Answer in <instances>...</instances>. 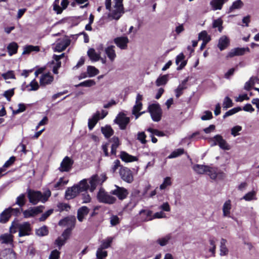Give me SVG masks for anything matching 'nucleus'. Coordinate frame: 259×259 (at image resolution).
I'll return each mask as SVG.
<instances>
[{"label": "nucleus", "instance_id": "1", "mask_svg": "<svg viewBox=\"0 0 259 259\" xmlns=\"http://www.w3.org/2000/svg\"><path fill=\"white\" fill-rule=\"evenodd\" d=\"M27 193L29 201L33 205H36L39 202L45 203L48 200V198L51 195V192L49 190L42 193L39 191H34L28 189L27 190Z\"/></svg>", "mask_w": 259, "mask_h": 259}, {"label": "nucleus", "instance_id": "2", "mask_svg": "<svg viewBox=\"0 0 259 259\" xmlns=\"http://www.w3.org/2000/svg\"><path fill=\"white\" fill-rule=\"evenodd\" d=\"M208 141L211 146L218 145L220 148L223 150H228L230 149V146L223 138L222 136L220 135H217L212 138H209Z\"/></svg>", "mask_w": 259, "mask_h": 259}, {"label": "nucleus", "instance_id": "3", "mask_svg": "<svg viewBox=\"0 0 259 259\" xmlns=\"http://www.w3.org/2000/svg\"><path fill=\"white\" fill-rule=\"evenodd\" d=\"M70 39L68 37L65 36L58 39L55 43L53 44V50L54 52H61L66 49L70 45Z\"/></svg>", "mask_w": 259, "mask_h": 259}, {"label": "nucleus", "instance_id": "4", "mask_svg": "<svg viewBox=\"0 0 259 259\" xmlns=\"http://www.w3.org/2000/svg\"><path fill=\"white\" fill-rule=\"evenodd\" d=\"M97 197L99 202L104 203L113 204L116 200L114 197L105 192L103 188L99 190Z\"/></svg>", "mask_w": 259, "mask_h": 259}, {"label": "nucleus", "instance_id": "5", "mask_svg": "<svg viewBox=\"0 0 259 259\" xmlns=\"http://www.w3.org/2000/svg\"><path fill=\"white\" fill-rule=\"evenodd\" d=\"M148 109L153 121L157 122L161 119L162 111L158 104L150 105Z\"/></svg>", "mask_w": 259, "mask_h": 259}, {"label": "nucleus", "instance_id": "6", "mask_svg": "<svg viewBox=\"0 0 259 259\" xmlns=\"http://www.w3.org/2000/svg\"><path fill=\"white\" fill-rule=\"evenodd\" d=\"M44 209L45 206L43 205L30 207L27 209L23 211V217L26 219L34 217L36 215L41 213Z\"/></svg>", "mask_w": 259, "mask_h": 259}, {"label": "nucleus", "instance_id": "7", "mask_svg": "<svg viewBox=\"0 0 259 259\" xmlns=\"http://www.w3.org/2000/svg\"><path fill=\"white\" fill-rule=\"evenodd\" d=\"M119 175L121 179L128 183H131L134 180L133 173L127 167H120Z\"/></svg>", "mask_w": 259, "mask_h": 259}, {"label": "nucleus", "instance_id": "8", "mask_svg": "<svg viewBox=\"0 0 259 259\" xmlns=\"http://www.w3.org/2000/svg\"><path fill=\"white\" fill-rule=\"evenodd\" d=\"M75 217L73 215H70L61 220L59 221L58 225L62 227H67V229H70V230H72L75 227Z\"/></svg>", "mask_w": 259, "mask_h": 259}, {"label": "nucleus", "instance_id": "9", "mask_svg": "<svg viewBox=\"0 0 259 259\" xmlns=\"http://www.w3.org/2000/svg\"><path fill=\"white\" fill-rule=\"evenodd\" d=\"M16 227L19 230V236L22 237L29 235L31 231V227L29 223L24 222L19 224H16Z\"/></svg>", "mask_w": 259, "mask_h": 259}, {"label": "nucleus", "instance_id": "10", "mask_svg": "<svg viewBox=\"0 0 259 259\" xmlns=\"http://www.w3.org/2000/svg\"><path fill=\"white\" fill-rule=\"evenodd\" d=\"M114 122L119 125L121 130H124L130 122V118L124 114L119 113L114 119Z\"/></svg>", "mask_w": 259, "mask_h": 259}, {"label": "nucleus", "instance_id": "11", "mask_svg": "<svg viewBox=\"0 0 259 259\" xmlns=\"http://www.w3.org/2000/svg\"><path fill=\"white\" fill-rule=\"evenodd\" d=\"M73 164V161L70 157L66 156L61 162L59 170L61 172L69 171Z\"/></svg>", "mask_w": 259, "mask_h": 259}, {"label": "nucleus", "instance_id": "12", "mask_svg": "<svg viewBox=\"0 0 259 259\" xmlns=\"http://www.w3.org/2000/svg\"><path fill=\"white\" fill-rule=\"evenodd\" d=\"M115 187L116 189L112 190L111 193L116 195L120 200L125 199L128 195L127 190L123 187H120L117 185H115Z\"/></svg>", "mask_w": 259, "mask_h": 259}, {"label": "nucleus", "instance_id": "13", "mask_svg": "<svg viewBox=\"0 0 259 259\" xmlns=\"http://www.w3.org/2000/svg\"><path fill=\"white\" fill-rule=\"evenodd\" d=\"M206 174L212 180H215L217 178L222 179L224 178L225 176L224 173L220 170H218L217 168L211 167L209 166Z\"/></svg>", "mask_w": 259, "mask_h": 259}, {"label": "nucleus", "instance_id": "14", "mask_svg": "<svg viewBox=\"0 0 259 259\" xmlns=\"http://www.w3.org/2000/svg\"><path fill=\"white\" fill-rule=\"evenodd\" d=\"M129 39L126 36L117 37L114 39V42L121 50H125L127 47Z\"/></svg>", "mask_w": 259, "mask_h": 259}, {"label": "nucleus", "instance_id": "15", "mask_svg": "<svg viewBox=\"0 0 259 259\" xmlns=\"http://www.w3.org/2000/svg\"><path fill=\"white\" fill-rule=\"evenodd\" d=\"M248 48H237L231 50L228 54L227 58H232L236 56H241L245 54V52H249Z\"/></svg>", "mask_w": 259, "mask_h": 259}, {"label": "nucleus", "instance_id": "16", "mask_svg": "<svg viewBox=\"0 0 259 259\" xmlns=\"http://www.w3.org/2000/svg\"><path fill=\"white\" fill-rule=\"evenodd\" d=\"M79 193V192L77 187L74 185L73 187L68 188L65 192V197L67 200L72 199L75 198Z\"/></svg>", "mask_w": 259, "mask_h": 259}, {"label": "nucleus", "instance_id": "17", "mask_svg": "<svg viewBox=\"0 0 259 259\" xmlns=\"http://www.w3.org/2000/svg\"><path fill=\"white\" fill-rule=\"evenodd\" d=\"M54 80V77L50 73H46L42 74L39 79V83L41 86H46L50 84Z\"/></svg>", "mask_w": 259, "mask_h": 259}, {"label": "nucleus", "instance_id": "18", "mask_svg": "<svg viewBox=\"0 0 259 259\" xmlns=\"http://www.w3.org/2000/svg\"><path fill=\"white\" fill-rule=\"evenodd\" d=\"M142 100L143 96L140 94H137L135 105L134 106L132 110L133 114L138 113L142 109L143 105L141 101Z\"/></svg>", "mask_w": 259, "mask_h": 259}, {"label": "nucleus", "instance_id": "19", "mask_svg": "<svg viewBox=\"0 0 259 259\" xmlns=\"http://www.w3.org/2000/svg\"><path fill=\"white\" fill-rule=\"evenodd\" d=\"M114 48L115 46L111 45L107 47L105 49V52L106 55L111 62H113L116 57V54Z\"/></svg>", "mask_w": 259, "mask_h": 259}, {"label": "nucleus", "instance_id": "20", "mask_svg": "<svg viewBox=\"0 0 259 259\" xmlns=\"http://www.w3.org/2000/svg\"><path fill=\"white\" fill-rule=\"evenodd\" d=\"M185 56L183 53H180L176 57V63L178 66L177 69L180 70L182 69L186 65L187 62L184 60Z\"/></svg>", "mask_w": 259, "mask_h": 259}, {"label": "nucleus", "instance_id": "21", "mask_svg": "<svg viewBox=\"0 0 259 259\" xmlns=\"http://www.w3.org/2000/svg\"><path fill=\"white\" fill-rule=\"evenodd\" d=\"M89 209L87 206H82L77 210V219L81 222L83 221L84 218L89 212Z\"/></svg>", "mask_w": 259, "mask_h": 259}, {"label": "nucleus", "instance_id": "22", "mask_svg": "<svg viewBox=\"0 0 259 259\" xmlns=\"http://www.w3.org/2000/svg\"><path fill=\"white\" fill-rule=\"evenodd\" d=\"M89 183L90 184V190L91 192H93L96 188L97 185L100 184V180L98 175L93 176L90 179Z\"/></svg>", "mask_w": 259, "mask_h": 259}, {"label": "nucleus", "instance_id": "23", "mask_svg": "<svg viewBox=\"0 0 259 259\" xmlns=\"http://www.w3.org/2000/svg\"><path fill=\"white\" fill-rule=\"evenodd\" d=\"M140 214L141 215L144 221L147 222L153 220V214L150 210H141L140 211Z\"/></svg>", "mask_w": 259, "mask_h": 259}, {"label": "nucleus", "instance_id": "24", "mask_svg": "<svg viewBox=\"0 0 259 259\" xmlns=\"http://www.w3.org/2000/svg\"><path fill=\"white\" fill-rule=\"evenodd\" d=\"M120 157L122 161H124L126 162L136 161L138 160L136 157L131 155L124 151L121 152Z\"/></svg>", "mask_w": 259, "mask_h": 259}, {"label": "nucleus", "instance_id": "25", "mask_svg": "<svg viewBox=\"0 0 259 259\" xmlns=\"http://www.w3.org/2000/svg\"><path fill=\"white\" fill-rule=\"evenodd\" d=\"M87 54L89 57L92 61L96 62L100 59V54L97 53L94 49H90Z\"/></svg>", "mask_w": 259, "mask_h": 259}, {"label": "nucleus", "instance_id": "26", "mask_svg": "<svg viewBox=\"0 0 259 259\" xmlns=\"http://www.w3.org/2000/svg\"><path fill=\"white\" fill-rule=\"evenodd\" d=\"M100 113L97 112L96 114L93 115L92 118L89 119L88 121V126L90 130H92L95 125L97 123L98 121L100 119Z\"/></svg>", "mask_w": 259, "mask_h": 259}, {"label": "nucleus", "instance_id": "27", "mask_svg": "<svg viewBox=\"0 0 259 259\" xmlns=\"http://www.w3.org/2000/svg\"><path fill=\"white\" fill-rule=\"evenodd\" d=\"M208 168V165H204L200 164H195L193 166V169L198 174H204L207 172Z\"/></svg>", "mask_w": 259, "mask_h": 259}, {"label": "nucleus", "instance_id": "28", "mask_svg": "<svg viewBox=\"0 0 259 259\" xmlns=\"http://www.w3.org/2000/svg\"><path fill=\"white\" fill-rule=\"evenodd\" d=\"M231 206V202L230 200H228L224 203L223 206L224 217H230Z\"/></svg>", "mask_w": 259, "mask_h": 259}, {"label": "nucleus", "instance_id": "29", "mask_svg": "<svg viewBox=\"0 0 259 259\" xmlns=\"http://www.w3.org/2000/svg\"><path fill=\"white\" fill-rule=\"evenodd\" d=\"M168 80V75H160L156 80L155 84L157 87L165 85Z\"/></svg>", "mask_w": 259, "mask_h": 259}, {"label": "nucleus", "instance_id": "30", "mask_svg": "<svg viewBox=\"0 0 259 259\" xmlns=\"http://www.w3.org/2000/svg\"><path fill=\"white\" fill-rule=\"evenodd\" d=\"M11 217V209H5L0 215V222L2 223H5Z\"/></svg>", "mask_w": 259, "mask_h": 259}, {"label": "nucleus", "instance_id": "31", "mask_svg": "<svg viewBox=\"0 0 259 259\" xmlns=\"http://www.w3.org/2000/svg\"><path fill=\"white\" fill-rule=\"evenodd\" d=\"M227 240L225 239L222 238L221 240L220 250V255L224 256L228 254L229 250L226 246Z\"/></svg>", "mask_w": 259, "mask_h": 259}, {"label": "nucleus", "instance_id": "32", "mask_svg": "<svg viewBox=\"0 0 259 259\" xmlns=\"http://www.w3.org/2000/svg\"><path fill=\"white\" fill-rule=\"evenodd\" d=\"M13 240V236L11 234H4L0 236V242L2 243H12Z\"/></svg>", "mask_w": 259, "mask_h": 259}, {"label": "nucleus", "instance_id": "33", "mask_svg": "<svg viewBox=\"0 0 259 259\" xmlns=\"http://www.w3.org/2000/svg\"><path fill=\"white\" fill-rule=\"evenodd\" d=\"M113 8L114 9L112 11V14L114 15H119L118 16H121L125 12L127 11L126 10H125L123 5H114Z\"/></svg>", "mask_w": 259, "mask_h": 259}, {"label": "nucleus", "instance_id": "34", "mask_svg": "<svg viewBox=\"0 0 259 259\" xmlns=\"http://www.w3.org/2000/svg\"><path fill=\"white\" fill-rule=\"evenodd\" d=\"M228 44L229 39L226 36H223L220 38L218 46L220 50L222 51L228 46Z\"/></svg>", "mask_w": 259, "mask_h": 259}, {"label": "nucleus", "instance_id": "35", "mask_svg": "<svg viewBox=\"0 0 259 259\" xmlns=\"http://www.w3.org/2000/svg\"><path fill=\"white\" fill-rule=\"evenodd\" d=\"M78 189V191L80 192L85 191L89 188V185L87 183L86 179L81 180L78 184L76 185Z\"/></svg>", "mask_w": 259, "mask_h": 259}, {"label": "nucleus", "instance_id": "36", "mask_svg": "<svg viewBox=\"0 0 259 259\" xmlns=\"http://www.w3.org/2000/svg\"><path fill=\"white\" fill-rule=\"evenodd\" d=\"M111 141L112 142L111 153L113 155H115L116 152V149L119 145V139L116 137H113L111 139Z\"/></svg>", "mask_w": 259, "mask_h": 259}, {"label": "nucleus", "instance_id": "37", "mask_svg": "<svg viewBox=\"0 0 259 259\" xmlns=\"http://www.w3.org/2000/svg\"><path fill=\"white\" fill-rule=\"evenodd\" d=\"M171 236L170 234H167L165 236L159 238L156 242L161 246L166 245L168 241L171 239Z\"/></svg>", "mask_w": 259, "mask_h": 259}, {"label": "nucleus", "instance_id": "38", "mask_svg": "<svg viewBox=\"0 0 259 259\" xmlns=\"http://www.w3.org/2000/svg\"><path fill=\"white\" fill-rule=\"evenodd\" d=\"M103 134L107 138L110 137L113 134V131L110 126H106L101 128Z\"/></svg>", "mask_w": 259, "mask_h": 259}, {"label": "nucleus", "instance_id": "39", "mask_svg": "<svg viewBox=\"0 0 259 259\" xmlns=\"http://www.w3.org/2000/svg\"><path fill=\"white\" fill-rule=\"evenodd\" d=\"M187 80H184L182 83L180 84L178 88L176 89V96L177 98H179L183 93V91L186 89V83Z\"/></svg>", "mask_w": 259, "mask_h": 259}, {"label": "nucleus", "instance_id": "40", "mask_svg": "<svg viewBox=\"0 0 259 259\" xmlns=\"http://www.w3.org/2000/svg\"><path fill=\"white\" fill-rule=\"evenodd\" d=\"M87 73L90 77H94L99 73V70L93 66H88L87 67Z\"/></svg>", "mask_w": 259, "mask_h": 259}, {"label": "nucleus", "instance_id": "41", "mask_svg": "<svg viewBox=\"0 0 259 259\" xmlns=\"http://www.w3.org/2000/svg\"><path fill=\"white\" fill-rule=\"evenodd\" d=\"M39 51V48L38 46H33L32 45H29L25 46L24 48V50L23 51V54H29L31 52H38Z\"/></svg>", "mask_w": 259, "mask_h": 259}, {"label": "nucleus", "instance_id": "42", "mask_svg": "<svg viewBox=\"0 0 259 259\" xmlns=\"http://www.w3.org/2000/svg\"><path fill=\"white\" fill-rule=\"evenodd\" d=\"M113 241V238L112 237H108L106 239L103 240L101 242V244L99 248L105 249L109 248L111 246V244Z\"/></svg>", "mask_w": 259, "mask_h": 259}, {"label": "nucleus", "instance_id": "43", "mask_svg": "<svg viewBox=\"0 0 259 259\" xmlns=\"http://www.w3.org/2000/svg\"><path fill=\"white\" fill-rule=\"evenodd\" d=\"M7 49L10 56H12L17 53L18 45L15 42H12L8 45Z\"/></svg>", "mask_w": 259, "mask_h": 259}, {"label": "nucleus", "instance_id": "44", "mask_svg": "<svg viewBox=\"0 0 259 259\" xmlns=\"http://www.w3.org/2000/svg\"><path fill=\"white\" fill-rule=\"evenodd\" d=\"M198 39L202 40L204 42H208L210 40V36L208 35L206 31L204 30L199 34Z\"/></svg>", "mask_w": 259, "mask_h": 259}, {"label": "nucleus", "instance_id": "45", "mask_svg": "<svg viewBox=\"0 0 259 259\" xmlns=\"http://www.w3.org/2000/svg\"><path fill=\"white\" fill-rule=\"evenodd\" d=\"M57 211H59L60 212L64 210L67 211L70 209V206L68 204L62 202L58 203L57 204Z\"/></svg>", "mask_w": 259, "mask_h": 259}, {"label": "nucleus", "instance_id": "46", "mask_svg": "<svg viewBox=\"0 0 259 259\" xmlns=\"http://www.w3.org/2000/svg\"><path fill=\"white\" fill-rule=\"evenodd\" d=\"M243 6V3L241 0H237L233 3L232 6L229 8V11L232 12L234 10L242 8Z\"/></svg>", "mask_w": 259, "mask_h": 259}, {"label": "nucleus", "instance_id": "47", "mask_svg": "<svg viewBox=\"0 0 259 259\" xmlns=\"http://www.w3.org/2000/svg\"><path fill=\"white\" fill-rule=\"evenodd\" d=\"M96 82L92 79H89L85 80L83 82H80V83L75 85L76 87H91L95 85Z\"/></svg>", "mask_w": 259, "mask_h": 259}, {"label": "nucleus", "instance_id": "48", "mask_svg": "<svg viewBox=\"0 0 259 259\" xmlns=\"http://www.w3.org/2000/svg\"><path fill=\"white\" fill-rule=\"evenodd\" d=\"M96 255L97 259H104L107 256V251L99 247Z\"/></svg>", "mask_w": 259, "mask_h": 259}, {"label": "nucleus", "instance_id": "49", "mask_svg": "<svg viewBox=\"0 0 259 259\" xmlns=\"http://www.w3.org/2000/svg\"><path fill=\"white\" fill-rule=\"evenodd\" d=\"M49 233L48 228L44 226L36 230V234L39 236H44L48 235Z\"/></svg>", "mask_w": 259, "mask_h": 259}, {"label": "nucleus", "instance_id": "50", "mask_svg": "<svg viewBox=\"0 0 259 259\" xmlns=\"http://www.w3.org/2000/svg\"><path fill=\"white\" fill-rule=\"evenodd\" d=\"M184 153V150L183 149H178L174 151L168 156V158L169 159L174 158L177 157Z\"/></svg>", "mask_w": 259, "mask_h": 259}, {"label": "nucleus", "instance_id": "51", "mask_svg": "<svg viewBox=\"0 0 259 259\" xmlns=\"http://www.w3.org/2000/svg\"><path fill=\"white\" fill-rule=\"evenodd\" d=\"M223 21L221 18H218L213 21L212 26L213 28H218V30L221 32L223 30Z\"/></svg>", "mask_w": 259, "mask_h": 259}, {"label": "nucleus", "instance_id": "52", "mask_svg": "<svg viewBox=\"0 0 259 259\" xmlns=\"http://www.w3.org/2000/svg\"><path fill=\"white\" fill-rule=\"evenodd\" d=\"M16 204L20 206H22L25 204V195L21 194L16 199Z\"/></svg>", "mask_w": 259, "mask_h": 259}, {"label": "nucleus", "instance_id": "53", "mask_svg": "<svg viewBox=\"0 0 259 259\" xmlns=\"http://www.w3.org/2000/svg\"><path fill=\"white\" fill-rule=\"evenodd\" d=\"M256 192L254 191H252L246 194L243 197V199L246 201H250L253 199H255Z\"/></svg>", "mask_w": 259, "mask_h": 259}, {"label": "nucleus", "instance_id": "54", "mask_svg": "<svg viewBox=\"0 0 259 259\" xmlns=\"http://www.w3.org/2000/svg\"><path fill=\"white\" fill-rule=\"evenodd\" d=\"M171 184V180L170 177H166L163 181L162 184L160 185L159 188L160 190L165 189L167 186H170Z\"/></svg>", "mask_w": 259, "mask_h": 259}, {"label": "nucleus", "instance_id": "55", "mask_svg": "<svg viewBox=\"0 0 259 259\" xmlns=\"http://www.w3.org/2000/svg\"><path fill=\"white\" fill-rule=\"evenodd\" d=\"M211 5L214 10H221L223 7V2L221 0H213Z\"/></svg>", "mask_w": 259, "mask_h": 259}, {"label": "nucleus", "instance_id": "56", "mask_svg": "<svg viewBox=\"0 0 259 259\" xmlns=\"http://www.w3.org/2000/svg\"><path fill=\"white\" fill-rule=\"evenodd\" d=\"M68 182V180H64L63 178H60L58 182L55 184L54 187L57 189H59L61 187L66 185Z\"/></svg>", "mask_w": 259, "mask_h": 259}, {"label": "nucleus", "instance_id": "57", "mask_svg": "<svg viewBox=\"0 0 259 259\" xmlns=\"http://www.w3.org/2000/svg\"><path fill=\"white\" fill-rule=\"evenodd\" d=\"M60 252L59 250L54 249L51 251L49 259H59L60 256Z\"/></svg>", "mask_w": 259, "mask_h": 259}, {"label": "nucleus", "instance_id": "58", "mask_svg": "<svg viewBox=\"0 0 259 259\" xmlns=\"http://www.w3.org/2000/svg\"><path fill=\"white\" fill-rule=\"evenodd\" d=\"M66 243L65 239H63L62 237H59L55 241V244L58 247V249H60L61 247L63 246Z\"/></svg>", "mask_w": 259, "mask_h": 259}, {"label": "nucleus", "instance_id": "59", "mask_svg": "<svg viewBox=\"0 0 259 259\" xmlns=\"http://www.w3.org/2000/svg\"><path fill=\"white\" fill-rule=\"evenodd\" d=\"M241 110H242V109L240 107H237V108H234L233 109H232L230 110L229 111H227V112H226L225 114L224 115L223 117L225 118L229 116L232 115L237 113V112H238Z\"/></svg>", "mask_w": 259, "mask_h": 259}, {"label": "nucleus", "instance_id": "60", "mask_svg": "<svg viewBox=\"0 0 259 259\" xmlns=\"http://www.w3.org/2000/svg\"><path fill=\"white\" fill-rule=\"evenodd\" d=\"M54 210L53 209H51L42 214L41 217L39 218V221L40 222H43L45 221L53 212Z\"/></svg>", "mask_w": 259, "mask_h": 259}, {"label": "nucleus", "instance_id": "61", "mask_svg": "<svg viewBox=\"0 0 259 259\" xmlns=\"http://www.w3.org/2000/svg\"><path fill=\"white\" fill-rule=\"evenodd\" d=\"M233 106V103L231 99L228 97H225L223 102V107L225 108H228Z\"/></svg>", "mask_w": 259, "mask_h": 259}, {"label": "nucleus", "instance_id": "62", "mask_svg": "<svg viewBox=\"0 0 259 259\" xmlns=\"http://www.w3.org/2000/svg\"><path fill=\"white\" fill-rule=\"evenodd\" d=\"M110 222L111 226H114L119 223L120 220L117 215H113L110 218Z\"/></svg>", "mask_w": 259, "mask_h": 259}, {"label": "nucleus", "instance_id": "63", "mask_svg": "<svg viewBox=\"0 0 259 259\" xmlns=\"http://www.w3.org/2000/svg\"><path fill=\"white\" fill-rule=\"evenodd\" d=\"M242 130V127L240 125H236L234 126L231 129V134L234 136L236 137L239 135V132Z\"/></svg>", "mask_w": 259, "mask_h": 259}, {"label": "nucleus", "instance_id": "64", "mask_svg": "<svg viewBox=\"0 0 259 259\" xmlns=\"http://www.w3.org/2000/svg\"><path fill=\"white\" fill-rule=\"evenodd\" d=\"M2 76L5 79H15V76L14 73L13 71H9L5 73H3L2 74Z\"/></svg>", "mask_w": 259, "mask_h": 259}]
</instances>
